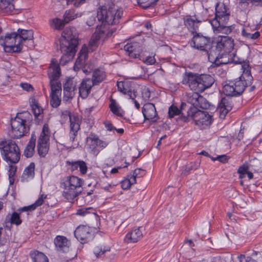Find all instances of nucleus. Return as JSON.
Wrapping results in <instances>:
<instances>
[{"label":"nucleus","mask_w":262,"mask_h":262,"mask_svg":"<svg viewBox=\"0 0 262 262\" xmlns=\"http://www.w3.org/2000/svg\"><path fill=\"white\" fill-rule=\"evenodd\" d=\"M253 78L250 76L245 78L243 76L229 81L223 88V91L226 97H222L220 100L217 109L219 110V117L224 119L233 106L232 97L241 96L246 88L251 85Z\"/></svg>","instance_id":"1"},{"label":"nucleus","mask_w":262,"mask_h":262,"mask_svg":"<svg viewBox=\"0 0 262 262\" xmlns=\"http://www.w3.org/2000/svg\"><path fill=\"white\" fill-rule=\"evenodd\" d=\"M83 180L77 176H71L67 178L64 182L63 196L69 202L73 203L75 198L77 205L83 206L90 203L92 201V195L94 190L89 192H82Z\"/></svg>","instance_id":"2"},{"label":"nucleus","mask_w":262,"mask_h":262,"mask_svg":"<svg viewBox=\"0 0 262 262\" xmlns=\"http://www.w3.org/2000/svg\"><path fill=\"white\" fill-rule=\"evenodd\" d=\"M79 43L78 37L74 27L64 29L60 40V50L63 54L59 61V65L64 66L74 58Z\"/></svg>","instance_id":"3"},{"label":"nucleus","mask_w":262,"mask_h":262,"mask_svg":"<svg viewBox=\"0 0 262 262\" xmlns=\"http://www.w3.org/2000/svg\"><path fill=\"white\" fill-rule=\"evenodd\" d=\"M214 81L213 77L209 74L185 72L183 75L182 83L188 85L193 91L202 93L210 88Z\"/></svg>","instance_id":"4"},{"label":"nucleus","mask_w":262,"mask_h":262,"mask_svg":"<svg viewBox=\"0 0 262 262\" xmlns=\"http://www.w3.org/2000/svg\"><path fill=\"white\" fill-rule=\"evenodd\" d=\"M32 120V116L28 111L17 113L16 116L11 120L10 137L19 139L26 136L30 131Z\"/></svg>","instance_id":"5"},{"label":"nucleus","mask_w":262,"mask_h":262,"mask_svg":"<svg viewBox=\"0 0 262 262\" xmlns=\"http://www.w3.org/2000/svg\"><path fill=\"white\" fill-rule=\"evenodd\" d=\"M123 11L117 10L114 7L110 6L108 8L105 6H103L99 8L97 11V20L101 22L100 26L105 27L106 29L105 34V38L111 36L116 31V29H108V26L117 24L119 20L121 18Z\"/></svg>","instance_id":"6"},{"label":"nucleus","mask_w":262,"mask_h":262,"mask_svg":"<svg viewBox=\"0 0 262 262\" xmlns=\"http://www.w3.org/2000/svg\"><path fill=\"white\" fill-rule=\"evenodd\" d=\"M0 150L2 158L7 163H17L20 157L19 148L12 139L0 141Z\"/></svg>","instance_id":"7"},{"label":"nucleus","mask_w":262,"mask_h":262,"mask_svg":"<svg viewBox=\"0 0 262 262\" xmlns=\"http://www.w3.org/2000/svg\"><path fill=\"white\" fill-rule=\"evenodd\" d=\"M190 45L193 48L205 53L208 57L212 55L213 41L210 37L204 36L201 33L197 32L193 34Z\"/></svg>","instance_id":"8"},{"label":"nucleus","mask_w":262,"mask_h":262,"mask_svg":"<svg viewBox=\"0 0 262 262\" xmlns=\"http://www.w3.org/2000/svg\"><path fill=\"white\" fill-rule=\"evenodd\" d=\"M212 50V54H223L231 53L234 49V40L232 37L228 36H219Z\"/></svg>","instance_id":"9"},{"label":"nucleus","mask_w":262,"mask_h":262,"mask_svg":"<svg viewBox=\"0 0 262 262\" xmlns=\"http://www.w3.org/2000/svg\"><path fill=\"white\" fill-rule=\"evenodd\" d=\"M188 115L191 117L192 121L198 126L210 125L212 121V116L206 111H201L194 107H189Z\"/></svg>","instance_id":"10"},{"label":"nucleus","mask_w":262,"mask_h":262,"mask_svg":"<svg viewBox=\"0 0 262 262\" xmlns=\"http://www.w3.org/2000/svg\"><path fill=\"white\" fill-rule=\"evenodd\" d=\"M0 45L4 47L5 50L8 49L9 51L16 53L20 52L23 48V45H19L16 32L7 33L5 36H0Z\"/></svg>","instance_id":"11"},{"label":"nucleus","mask_w":262,"mask_h":262,"mask_svg":"<svg viewBox=\"0 0 262 262\" xmlns=\"http://www.w3.org/2000/svg\"><path fill=\"white\" fill-rule=\"evenodd\" d=\"M230 16V10L228 6L224 3L217 2L215 5V17L209 20L210 23L213 24V21L225 23L228 22Z\"/></svg>","instance_id":"12"},{"label":"nucleus","mask_w":262,"mask_h":262,"mask_svg":"<svg viewBox=\"0 0 262 262\" xmlns=\"http://www.w3.org/2000/svg\"><path fill=\"white\" fill-rule=\"evenodd\" d=\"M86 141L92 152L96 155L99 153L100 150L103 149L108 145L107 142L100 140L98 136L93 133L86 138Z\"/></svg>","instance_id":"13"},{"label":"nucleus","mask_w":262,"mask_h":262,"mask_svg":"<svg viewBox=\"0 0 262 262\" xmlns=\"http://www.w3.org/2000/svg\"><path fill=\"white\" fill-rule=\"evenodd\" d=\"M92 229L85 225H80L74 231V236L81 244L88 242L92 237Z\"/></svg>","instance_id":"14"},{"label":"nucleus","mask_w":262,"mask_h":262,"mask_svg":"<svg viewBox=\"0 0 262 262\" xmlns=\"http://www.w3.org/2000/svg\"><path fill=\"white\" fill-rule=\"evenodd\" d=\"M48 75L50 82L60 81L59 80L61 72L60 65L55 59H52L48 71Z\"/></svg>","instance_id":"15"},{"label":"nucleus","mask_w":262,"mask_h":262,"mask_svg":"<svg viewBox=\"0 0 262 262\" xmlns=\"http://www.w3.org/2000/svg\"><path fill=\"white\" fill-rule=\"evenodd\" d=\"M200 18H196L194 15H186L183 18L184 24L190 31L191 34H194L198 32L199 26L201 24Z\"/></svg>","instance_id":"16"},{"label":"nucleus","mask_w":262,"mask_h":262,"mask_svg":"<svg viewBox=\"0 0 262 262\" xmlns=\"http://www.w3.org/2000/svg\"><path fill=\"white\" fill-rule=\"evenodd\" d=\"M124 49L128 53V56L133 58H139L142 52V46L137 42L127 43L124 46Z\"/></svg>","instance_id":"17"},{"label":"nucleus","mask_w":262,"mask_h":262,"mask_svg":"<svg viewBox=\"0 0 262 262\" xmlns=\"http://www.w3.org/2000/svg\"><path fill=\"white\" fill-rule=\"evenodd\" d=\"M77 90L76 83L73 78L69 77L63 84L64 100L68 101L72 99L75 94V91Z\"/></svg>","instance_id":"18"},{"label":"nucleus","mask_w":262,"mask_h":262,"mask_svg":"<svg viewBox=\"0 0 262 262\" xmlns=\"http://www.w3.org/2000/svg\"><path fill=\"white\" fill-rule=\"evenodd\" d=\"M144 120H150L152 122H156L155 118H159L156 107L153 103H147L144 105L142 110Z\"/></svg>","instance_id":"19"},{"label":"nucleus","mask_w":262,"mask_h":262,"mask_svg":"<svg viewBox=\"0 0 262 262\" xmlns=\"http://www.w3.org/2000/svg\"><path fill=\"white\" fill-rule=\"evenodd\" d=\"M54 244L59 252L67 253L70 250L71 242L64 236L57 235L54 239Z\"/></svg>","instance_id":"20"},{"label":"nucleus","mask_w":262,"mask_h":262,"mask_svg":"<svg viewBox=\"0 0 262 262\" xmlns=\"http://www.w3.org/2000/svg\"><path fill=\"white\" fill-rule=\"evenodd\" d=\"M93 86L90 78L83 79L78 87L79 96L83 99L87 98Z\"/></svg>","instance_id":"21"},{"label":"nucleus","mask_w":262,"mask_h":262,"mask_svg":"<svg viewBox=\"0 0 262 262\" xmlns=\"http://www.w3.org/2000/svg\"><path fill=\"white\" fill-rule=\"evenodd\" d=\"M213 24H211L214 32H221L225 34H230L232 30L234 29V26L233 25L227 26L228 22L225 23L219 22L216 20L213 21Z\"/></svg>","instance_id":"22"},{"label":"nucleus","mask_w":262,"mask_h":262,"mask_svg":"<svg viewBox=\"0 0 262 262\" xmlns=\"http://www.w3.org/2000/svg\"><path fill=\"white\" fill-rule=\"evenodd\" d=\"M106 31L105 27H102L100 25H98L96 32L93 34L90 41V46L97 47L98 41L101 38H105L104 36Z\"/></svg>","instance_id":"23"},{"label":"nucleus","mask_w":262,"mask_h":262,"mask_svg":"<svg viewBox=\"0 0 262 262\" xmlns=\"http://www.w3.org/2000/svg\"><path fill=\"white\" fill-rule=\"evenodd\" d=\"M106 31L105 27H102L100 25H98L96 32L93 34L90 41V46L97 47L98 41L101 38H105L104 36Z\"/></svg>","instance_id":"24"},{"label":"nucleus","mask_w":262,"mask_h":262,"mask_svg":"<svg viewBox=\"0 0 262 262\" xmlns=\"http://www.w3.org/2000/svg\"><path fill=\"white\" fill-rule=\"evenodd\" d=\"M118 91L124 94L127 95L129 98L134 99L136 97L135 92L133 93L130 83L128 81H120L117 82Z\"/></svg>","instance_id":"25"},{"label":"nucleus","mask_w":262,"mask_h":262,"mask_svg":"<svg viewBox=\"0 0 262 262\" xmlns=\"http://www.w3.org/2000/svg\"><path fill=\"white\" fill-rule=\"evenodd\" d=\"M140 228H135L127 233L124 237V241L127 243L137 242L142 237V233Z\"/></svg>","instance_id":"26"},{"label":"nucleus","mask_w":262,"mask_h":262,"mask_svg":"<svg viewBox=\"0 0 262 262\" xmlns=\"http://www.w3.org/2000/svg\"><path fill=\"white\" fill-rule=\"evenodd\" d=\"M30 103L35 116V121L36 123L39 124L42 119V116L40 115L43 112V110L35 98L31 99Z\"/></svg>","instance_id":"27"},{"label":"nucleus","mask_w":262,"mask_h":262,"mask_svg":"<svg viewBox=\"0 0 262 262\" xmlns=\"http://www.w3.org/2000/svg\"><path fill=\"white\" fill-rule=\"evenodd\" d=\"M47 197V195L44 194H41L39 195L38 199L33 203V204L28 206H24L21 208H19L17 209V211L19 213L23 212H28V211H32L36 209V208L41 206L43 204L44 202V200L46 199Z\"/></svg>","instance_id":"28"},{"label":"nucleus","mask_w":262,"mask_h":262,"mask_svg":"<svg viewBox=\"0 0 262 262\" xmlns=\"http://www.w3.org/2000/svg\"><path fill=\"white\" fill-rule=\"evenodd\" d=\"M48 140L38 139L37 143V151L40 157L44 158L48 153L49 144Z\"/></svg>","instance_id":"29"},{"label":"nucleus","mask_w":262,"mask_h":262,"mask_svg":"<svg viewBox=\"0 0 262 262\" xmlns=\"http://www.w3.org/2000/svg\"><path fill=\"white\" fill-rule=\"evenodd\" d=\"M16 33L19 45H23V40H31L33 38V32L32 30L18 29Z\"/></svg>","instance_id":"30"},{"label":"nucleus","mask_w":262,"mask_h":262,"mask_svg":"<svg viewBox=\"0 0 262 262\" xmlns=\"http://www.w3.org/2000/svg\"><path fill=\"white\" fill-rule=\"evenodd\" d=\"M6 223H10L12 225L19 226L22 223L19 212L14 211L12 213H8L5 220Z\"/></svg>","instance_id":"31"},{"label":"nucleus","mask_w":262,"mask_h":262,"mask_svg":"<svg viewBox=\"0 0 262 262\" xmlns=\"http://www.w3.org/2000/svg\"><path fill=\"white\" fill-rule=\"evenodd\" d=\"M217 54V56L216 57L215 61L213 63L214 67H219L221 64L231 63V61L230 59L231 53H226L223 55L222 54Z\"/></svg>","instance_id":"32"},{"label":"nucleus","mask_w":262,"mask_h":262,"mask_svg":"<svg viewBox=\"0 0 262 262\" xmlns=\"http://www.w3.org/2000/svg\"><path fill=\"white\" fill-rule=\"evenodd\" d=\"M29 255L32 262H49L48 257L38 250L31 251Z\"/></svg>","instance_id":"33"},{"label":"nucleus","mask_w":262,"mask_h":262,"mask_svg":"<svg viewBox=\"0 0 262 262\" xmlns=\"http://www.w3.org/2000/svg\"><path fill=\"white\" fill-rule=\"evenodd\" d=\"M35 166L34 163L31 162L29 166L25 169L21 177V180L23 181H28L29 179L34 178L35 176Z\"/></svg>","instance_id":"34"},{"label":"nucleus","mask_w":262,"mask_h":262,"mask_svg":"<svg viewBox=\"0 0 262 262\" xmlns=\"http://www.w3.org/2000/svg\"><path fill=\"white\" fill-rule=\"evenodd\" d=\"M105 73L104 71L99 69L95 70L92 75L91 80L92 83L93 85H96L101 83L105 78Z\"/></svg>","instance_id":"35"},{"label":"nucleus","mask_w":262,"mask_h":262,"mask_svg":"<svg viewBox=\"0 0 262 262\" xmlns=\"http://www.w3.org/2000/svg\"><path fill=\"white\" fill-rule=\"evenodd\" d=\"M36 138L35 136L32 135L31 138L25 148L24 154L27 158H31L33 156L34 152L35 147Z\"/></svg>","instance_id":"36"},{"label":"nucleus","mask_w":262,"mask_h":262,"mask_svg":"<svg viewBox=\"0 0 262 262\" xmlns=\"http://www.w3.org/2000/svg\"><path fill=\"white\" fill-rule=\"evenodd\" d=\"M241 35L246 40H255L260 37V34L259 31L252 33L250 29L243 28Z\"/></svg>","instance_id":"37"},{"label":"nucleus","mask_w":262,"mask_h":262,"mask_svg":"<svg viewBox=\"0 0 262 262\" xmlns=\"http://www.w3.org/2000/svg\"><path fill=\"white\" fill-rule=\"evenodd\" d=\"M110 101L111 103L109 105V107L111 112L117 116L122 117L124 115V111L122 110L115 99L111 98Z\"/></svg>","instance_id":"38"},{"label":"nucleus","mask_w":262,"mask_h":262,"mask_svg":"<svg viewBox=\"0 0 262 262\" xmlns=\"http://www.w3.org/2000/svg\"><path fill=\"white\" fill-rule=\"evenodd\" d=\"M80 16H81V15L76 12L75 9H70L65 11L63 17L64 19V21L68 24Z\"/></svg>","instance_id":"39"},{"label":"nucleus","mask_w":262,"mask_h":262,"mask_svg":"<svg viewBox=\"0 0 262 262\" xmlns=\"http://www.w3.org/2000/svg\"><path fill=\"white\" fill-rule=\"evenodd\" d=\"M80 129V124L78 122L71 121L70 124V131L69 133L70 140L72 143L78 135V132Z\"/></svg>","instance_id":"40"},{"label":"nucleus","mask_w":262,"mask_h":262,"mask_svg":"<svg viewBox=\"0 0 262 262\" xmlns=\"http://www.w3.org/2000/svg\"><path fill=\"white\" fill-rule=\"evenodd\" d=\"M196 108H201L204 110L209 109L210 110H214L215 107L211 106L208 101L203 96L200 95L198 99L197 104H196Z\"/></svg>","instance_id":"41"},{"label":"nucleus","mask_w":262,"mask_h":262,"mask_svg":"<svg viewBox=\"0 0 262 262\" xmlns=\"http://www.w3.org/2000/svg\"><path fill=\"white\" fill-rule=\"evenodd\" d=\"M51 89L50 95L61 96L62 85L60 81L50 82Z\"/></svg>","instance_id":"42"},{"label":"nucleus","mask_w":262,"mask_h":262,"mask_svg":"<svg viewBox=\"0 0 262 262\" xmlns=\"http://www.w3.org/2000/svg\"><path fill=\"white\" fill-rule=\"evenodd\" d=\"M201 164V160H196L194 162H191L186 166L185 169L183 171V173L187 175L191 173V171L198 169Z\"/></svg>","instance_id":"43"},{"label":"nucleus","mask_w":262,"mask_h":262,"mask_svg":"<svg viewBox=\"0 0 262 262\" xmlns=\"http://www.w3.org/2000/svg\"><path fill=\"white\" fill-rule=\"evenodd\" d=\"M201 92L194 91V92L188 94L187 101L191 104L189 107H194L196 108V104L201 95L199 94Z\"/></svg>","instance_id":"44"},{"label":"nucleus","mask_w":262,"mask_h":262,"mask_svg":"<svg viewBox=\"0 0 262 262\" xmlns=\"http://www.w3.org/2000/svg\"><path fill=\"white\" fill-rule=\"evenodd\" d=\"M67 23L64 21V19H61L58 18H55L52 19L51 23V27L56 30H62L66 24Z\"/></svg>","instance_id":"45"},{"label":"nucleus","mask_w":262,"mask_h":262,"mask_svg":"<svg viewBox=\"0 0 262 262\" xmlns=\"http://www.w3.org/2000/svg\"><path fill=\"white\" fill-rule=\"evenodd\" d=\"M9 165V169L8 170V176H9V183L10 185L13 184L15 179L14 176L15 175L17 166L14 165V163H8Z\"/></svg>","instance_id":"46"},{"label":"nucleus","mask_w":262,"mask_h":262,"mask_svg":"<svg viewBox=\"0 0 262 262\" xmlns=\"http://www.w3.org/2000/svg\"><path fill=\"white\" fill-rule=\"evenodd\" d=\"M139 5L143 9L153 7L159 0H137Z\"/></svg>","instance_id":"47"},{"label":"nucleus","mask_w":262,"mask_h":262,"mask_svg":"<svg viewBox=\"0 0 262 262\" xmlns=\"http://www.w3.org/2000/svg\"><path fill=\"white\" fill-rule=\"evenodd\" d=\"M242 65V70H243V74L241 75L245 78L249 76L253 77L251 75L249 62L248 60H243V62L240 63Z\"/></svg>","instance_id":"48"},{"label":"nucleus","mask_w":262,"mask_h":262,"mask_svg":"<svg viewBox=\"0 0 262 262\" xmlns=\"http://www.w3.org/2000/svg\"><path fill=\"white\" fill-rule=\"evenodd\" d=\"M136 183V180L135 178L131 177L129 175L128 176V178L121 182V187L123 189L126 190L129 189L131 185Z\"/></svg>","instance_id":"49"},{"label":"nucleus","mask_w":262,"mask_h":262,"mask_svg":"<svg viewBox=\"0 0 262 262\" xmlns=\"http://www.w3.org/2000/svg\"><path fill=\"white\" fill-rule=\"evenodd\" d=\"M110 251V247H102V246H97L94 249V253L97 258L100 257L101 256L107 251Z\"/></svg>","instance_id":"50"},{"label":"nucleus","mask_w":262,"mask_h":262,"mask_svg":"<svg viewBox=\"0 0 262 262\" xmlns=\"http://www.w3.org/2000/svg\"><path fill=\"white\" fill-rule=\"evenodd\" d=\"M50 129L47 124H44L42 132L39 136L38 139H43L46 140H49L50 137Z\"/></svg>","instance_id":"51"},{"label":"nucleus","mask_w":262,"mask_h":262,"mask_svg":"<svg viewBox=\"0 0 262 262\" xmlns=\"http://www.w3.org/2000/svg\"><path fill=\"white\" fill-rule=\"evenodd\" d=\"M190 120H192L191 117L188 115L187 113V116L183 115V114L177 118V122L179 125L183 126L185 123H188Z\"/></svg>","instance_id":"52"},{"label":"nucleus","mask_w":262,"mask_h":262,"mask_svg":"<svg viewBox=\"0 0 262 262\" xmlns=\"http://www.w3.org/2000/svg\"><path fill=\"white\" fill-rule=\"evenodd\" d=\"M181 114V110L177 106L171 105L168 110V117L169 118L174 117V116L179 115Z\"/></svg>","instance_id":"53"},{"label":"nucleus","mask_w":262,"mask_h":262,"mask_svg":"<svg viewBox=\"0 0 262 262\" xmlns=\"http://www.w3.org/2000/svg\"><path fill=\"white\" fill-rule=\"evenodd\" d=\"M94 210L91 207L82 208L77 210L76 214L81 216H84L88 214L94 213Z\"/></svg>","instance_id":"54"},{"label":"nucleus","mask_w":262,"mask_h":262,"mask_svg":"<svg viewBox=\"0 0 262 262\" xmlns=\"http://www.w3.org/2000/svg\"><path fill=\"white\" fill-rule=\"evenodd\" d=\"M60 96L50 95V104L54 108H57L61 103Z\"/></svg>","instance_id":"55"},{"label":"nucleus","mask_w":262,"mask_h":262,"mask_svg":"<svg viewBox=\"0 0 262 262\" xmlns=\"http://www.w3.org/2000/svg\"><path fill=\"white\" fill-rule=\"evenodd\" d=\"M66 166L68 167V169L71 171L78 170V160L77 161H66Z\"/></svg>","instance_id":"56"},{"label":"nucleus","mask_w":262,"mask_h":262,"mask_svg":"<svg viewBox=\"0 0 262 262\" xmlns=\"http://www.w3.org/2000/svg\"><path fill=\"white\" fill-rule=\"evenodd\" d=\"M61 116L63 117L64 119L67 118L68 117L70 119V124L72 122H79V119L77 117L73 116V117L71 116V112L69 110H65L61 112Z\"/></svg>","instance_id":"57"},{"label":"nucleus","mask_w":262,"mask_h":262,"mask_svg":"<svg viewBox=\"0 0 262 262\" xmlns=\"http://www.w3.org/2000/svg\"><path fill=\"white\" fill-rule=\"evenodd\" d=\"M79 169L80 173L82 175L87 172L88 166L86 163L83 160H78V169Z\"/></svg>","instance_id":"58"},{"label":"nucleus","mask_w":262,"mask_h":262,"mask_svg":"<svg viewBox=\"0 0 262 262\" xmlns=\"http://www.w3.org/2000/svg\"><path fill=\"white\" fill-rule=\"evenodd\" d=\"M248 166L246 164H243L239 166L237 170V172L239 174V178L240 179H243L245 177V175L248 172Z\"/></svg>","instance_id":"59"},{"label":"nucleus","mask_w":262,"mask_h":262,"mask_svg":"<svg viewBox=\"0 0 262 262\" xmlns=\"http://www.w3.org/2000/svg\"><path fill=\"white\" fill-rule=\"evenodd\" d=\"M145 174V170L141 168H137L133 171V174L129 175L131 177H134L135 180L137 178H140Z\"/></svg>","instance_id":"60"},{"label":"nucleus","mask_w":262,"mask_h":262,"mask_svg":"<svg viewBox=\"0 0 262 262\" xmlns=\"http://www.w3.org/2000/svg\"><path fill=\"white\" fill-rule=\"evenodd\" d=\"M208 9H206L204 11H202L200 13H198V14H194V17H195L196 18H200L201 20V23L203 21H206L208 20Z\"/></svg>","instance_id":"61"},{"label":"nucleus","mask_w":262,"mask_h":262,"mask_svg":"<svg viewBox=\"0 0 262 262\" xmlns=\"http://www.w3.org/2000/svg\"><path fill=\"white\" fill-rule=\"evenodd\" d=\"M230 59L231 63L234 64H240L242 62H243L244 60V59L237 56L236 54L234 52H233V51L231 52Z\"/></svg>","instance_id":"62"},{"label":"nucleus","mask_w":262,"mask_h":262,"mask_svg":"<svg viewBox=\"0 0 262 262\" xmlns=\"http://www.w3.org/2000/svg\"><path fill=\"white\" fill-rule=\"evenodd\" d=\"M250 0H239L238 7L242 11H246L249 5Z\"/></svg>","instance_id":"63"},{"label":"nucleus","mask_w":262,"mask_h":262,"mask_svg":"<svg viewBox=\"0 0 262 262\" xmlns=\"http://www.w3.org/2000/svg\"><path fill=\"white\" fill-rule=\"evenodd\" d=\"M142 60L144 63L147 65H152L156 62L154 56H148L143 58Z\"/></svg>","instance_id":"64"}]
</instances>
